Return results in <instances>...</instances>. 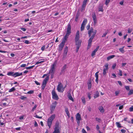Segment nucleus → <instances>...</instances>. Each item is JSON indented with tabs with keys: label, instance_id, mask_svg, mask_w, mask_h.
<instances>
[{
	"label": "nucleus",
	"instance_id": "obj_1",
	"mask_svg": "<svg viewBox=\"0 0 133 133\" xmlns=\"http://www.w3.org/2000/svg\"><path fill=\"white\" fill-rule=\"evenodd\" d=\"M79 33L78 31H77L75 38V44L77 46L80 47L82 42L81 40H79Z\"/></svg>",
	"mask_w": 133,
	"mask_h": 133
},
{
	"label": "nucleus",
	"instance_id": "obj_2",
	"mask_svg": "<svg viewBox=\"0 0 133 133\" xmlns=\"http://www.w3.org/2000/svg\"><path fill=\"white\" fill-rule=\"evenodd\" d=\"M55 115L53 114L48 119L47 124L48 126L49 127V128H50L52 121L55 118Z\"/></svg>",
	"mask_w": 133,
	"mask_h": 133
},
{
	"label": "nucleus",
	"instance_id": "obj_3",
	"mask_svg": "<svg viewBox=\"0 0 133 133\" xmlns=\"http://www.w3.org/2000/svg\"><path fill=\"white\" fill-rule=\"evenodd\" d=\"M97 31L95 30L94 31V29L92 27L90 28V30L88 31V34L89 37H90L91 35V33H93L92 36L94 37Z\"/></svg>",
	"mask_w": 133,
	"mask_h": 133
},
{
	"label": "nucleus",
	"instance_id": "obj_4",
	"mask_svg": "<svg viewBox=\"0 0 133 133\" xmlns=\"http://www.w3.org/2000/svg\"><path fill=\"white\" fill-rule=\"evenodd\" d=\"M52 97L53 99L56 100H58V97L57 94L54 90H53L52 91Z\"/></svg>",
	"mask_w": 133,
	"mask_h": 133
},
{
	"label": "nucleus",
	"instance_id": "obj_5",
	"mask_svg": "<svg viewBox=\"0 0 133 133\" xmlns=\"http://www.w3.org/2000/svg\"><path fill=\"white\" fill-rule=\"evenodd\" d=\"M71 33V26L70 24L68 25V27L67 29V31L66 35L68 36H69Z\"/></svg>",
	"mask_w": 133,
	"mask_h": 133
},
{
	"label": "nucleus",
	"instance_id": "obj_6",
	"mask_svg": "<svg viewBox=\"0 0 133 133\" xmlns=\"http://www.w3.org/2000/svg\"><path fill=\"white\" fill-rule=\"evenodd\" d=\"M63 85L61 82L58 83V84L57 86V89L58 91L59 92L62 91L61 89L63 88Z\"/></svg>",
	"mask_w": 133,
	"mask_h": 133
},
{
	"label": "nucleus",
	"instance_id": "obj_7",
	"mask_svg": "<svg viewBox=\"0 0 133 133\" xmlns=\"http://www.w3.org/2000/svg\"><path fill=\"white\" fill-rule=\"evenodd\" d=\"M94 38V37L91 36L89 39L88 44L87 47L88 49H89L91 46L92 40Z\"/></svg>",
	"mask_w": 133,
	"mask_h": 133
},
{
	"label": "nucleus",
	"instance_id": "obj_8",
	"mask_svg": "<svg viewBox=\"0 0 133 133\" xmlns=\"http://www.w3.org/2000/svg\"><path fill=\"white\" fill-rule=\"evenodd\" d=\"M65 43L64 41H62L59 45V50L61 51L63 49V48L65 44Z\"/></svg>",
	"mask_w": 133,
	"mask_h": 133
},
{
	"label": "nucleus",
	"instance_id": "obj_9",
	"mask_svg": "<svg viewBox=\"0 0 133 133\" xmlns=\"http://www.w3.org/2000/svg\"><path fill=\"white\" fill-rule=\"evenodd\" d=\"M105 68H104L103 74V75H105L107 70L108 69V64H106L105 65Z\"/></svg>",
	"mask_w": 133,
	"mask_h": 133
},
{
	"label": "nucleus",
	"instance_id": "obj_10",
	"mask_svg": "<svg viewBox=\"0 0 133 133\" xmlns=\"http://www.w3.org/2000/svg\"><path fill=\"white\" fill-rule=\"evenodd\" d=\"M92 17L94 21V23L95 24L97 23V18L95 14V13L94 12L92 14Z\"/></svg>",
	"mask_w": 133,
	"mask_h": 133
},
{
	"label": "nucleus",
	"instance_id": "obj_11",
	"mask_svg": "<svg viewBox=\"0 0 133 133\" xmlns=\"http://www.w3.org/2000/svg\"><path fill=\"white\" fill-rule=\"evenodd\" d=\"M66 66L67 65L66 64H65L63 66L61 72L60 73L61 74H62L64 73L65 71V69L66 68Z\"/></svg>",
	"mask_w": 133,
	"mask_h": 133
},
{
	"label": "nucleus",
	"instance_id": "obj_12",
	"mask_svg": "<svg viewBox=\"0 0 133 133\" xmlns=\"http://www.w3.org/2000/svg\"><path fill=\"white\" fill-rule=\"evenodd\" d=\"M56 65V63H55L52 65L51 66V68L50 69V72L51 73H53L54 72V70H55V66Z\"/></svg>",
	"mask_w": 133,
	"mask_h": 133
},
{
	"label": "nucleus",
	"instance_id": "obj_13",
	"mask_svg": "<svg viewBox=\"0 0 133 133\" xmlns=\"http://www.w3.org/2000/svg\"><path fill=\"white\" fill-rule=\"evenodd\" d=\"M49 77L48 76H47L46 77L44 80L43 82V83L42 84L43 85H46L47 81L49 80Z\"/></svg>",
	"mask_w": 133,
	"mask_h": 133
},
{
	"label": "nucleus",
	"instance_id": "obj_14",
	"mask_svg": "<svg viewBox=\"0 0 133 133\" xmlns=\"http://www.w3.org/2000/svg\"><path fill=\"white\" fill-rule=\"evenodd\" d=\"M68 48L67 46H66L65 48V49L64 50L63 57V58L65 57L67 54V52H68Z\"/></svg>",
	"mask_w": 133,
	"mask_h": 133
},
{
	"label": "nucleus",
	"instance_id": "obj_15",
	"mask_svg": "<svg viewBox=\"0 0 133 133\" xmlns=\"http://www.w3.org/2000/svg\"><path fill=\"white\" fill-rule=\"evenodd\" d=\"M99 46H98L96 48V49H95L94 51H93L91 54V56H94L95 55L96 52L97 51L98 49H99Z\"/></svg>",
	"mask_w": 133,
	"mask_h": 133
},
{
	"label": "nucleus",
	"instance_id": "obj_16",
	"mask_svg": "<svg viewBox=\"0 0 133 133\" xmlns=\"http://www.w3.org/2000/svg\"><path fill=\"white\" fill-rule=\"evenodd\" d=\"M23 75L22 72H16L14 73V77L22 76Z\"/></svg>",
	"mask_w": 133,
	"mask_h": 133
},
{
	"label": "nucleus",
	"instance_id": "obj_17",
	"mask_svg": "<svg viewBox=\"0 0 133 133\" xmlns=\"http://www.w3.org/2000/svg\"><path fill=\"white\" fill-rule=\"evenodd\" d=\"M65 113L66 114L67 116L69 118L70 117V115L69 114V112L68 111V108L66 107H65Z\"/></svg>",
	"mask_w": 133,
	"mask_h": 133
},
{
	"label": "nucleus",
	"instance_id": "obj_18",
	"mask_svg": "<svg viewBox=\"0 0 133 133\" xmlns=\"http://www.w3.org/2000/svg\"><path fill=\"white\" fill-rule=\"evenodd\" d=\"M76 120H81V115L79 114V113H78L77 114L76 116Z\"/></svg>",
	"mask_w": 133,
	"mask_h": 133
},
{
	"label": "nucleus",
	"instance_id": "obj_19",
	"mask_svg": "<svg viewBox=\"0 0 133 133\" xmlns=\"http://www.w3.org/2000/svg\"><path fill=\"white\" fill-rule=\"evenodd\" d=\"M98 73L99 72L98 71L96 72V73L95 74V76L96 77L95 81L97 83H98Z\"/></svg>",
	"mask_w": 133,
	"mask_h": 133
},
{
	"label": "nucleus",
	"instance_id": "obj_20",
	"mask_svg": "<svg viewBox=\"0 0 133 133\" xmlns=\"http://www.w3.org/2000/svg\"><path fill=\"white\" fill-rule=\"evenodd\" d=\"M7 75L8 76H13L14 77V72H9L7 73Z\"/></svg>",
	"mask_w": 133,
	"mask_h": 133
},
{
	"label": "nucleus",
	"instance_id": "obj_21",
	"mask_svg": "<svg viewBox=\"0 0 133 133\" xmlns=\"http://www.w3.org/2000/svg\"><path fill=\"white\" fill-rule=\"evenodd\" d=\"M68 98L72 101H74V99L71 96V95L70 93H69L68 94Z\"/></svg>",
	"mask_w": 133,
	"mask_h": 133
},
{
	"label": "nucleus",
	"instance_id": "obj_22",
	"mask_svg": "<svg viewBox=\"0 0 133 133\" xmlns=\"http://www.w3.org/2000/svg\"><path fill=\"white\" fill-rule=\"evenodd\" d=\"M59 123L58 121H57L55 125V128L54 129H59Z\"/></svg>",
	"mask_w": 133,
	"mask_h": 133
},
{
	"label": "nucleus",
	"instance_id": "obj_23",
	"mask_svg": "<svg viewBox=\"0 0 133 133\" xmlns=\"http://www.w3.org/2000/svg\"><path fill=\"white\" fill-rule=\"evenodd\" d=\"M68 36H68L67 35L65 34V35L64 36V37L63 38V39H62V41H63L65 42V43L66 41L68 38Z\"/></svg>",
	"mask_w": 133,
	"mask_h": 133
},
{
	"label": "nucleus",
	"instance_id": "obj_24",
	"mask_svg": "<svg viewBox=\"0 0 133 133\" xmlns=\"http://www.w3.org/2000/svg\"><path fill=\"white\" fill-rule=\"evenodd\" d=\"M99 96V93L98 91H96L94 97L96 98L98 97Z\"/></svg>",
	"mask_w": 133,
	"mask_h": 133
},
{
	"label": "nucleus",
	"instance_id": "obj_25",
	"mask_svg": "<svg viewBox=\"0 0 133 133\" xmlns=\"http://www.w3.org/2000/svg\"><path fill=\"white\" fill-rule=\"evenodd\" d=\"M87 19H84V20L83 21L82 24L83 25H84L85 26L86 24L87 23Z\"/></svg>",
	"mask_w": 133,
	"mask_h": 133
},
{
	"label": "nucleus",
	"instance_id": "obj_26",
	"mask_svg": "<svg viewBox=\"0 0 133 133\" xmlns=\"http://www.w3.org/2000/svg\"><path fill=\"white\" fill-rule=\"evenodd\" d=\"M115 57V56L114 55H112L110 56H109L107 57V59L109 60Z\"/></svg>",
	"mask_w": 133,
	"mask_h": 133
},
{
	"label": "nucleus",
	"instance_id": "obj_27",
	"mask_svg": "<svg viewBox=\"0 0 133 133\" xmlns=\"http://www.w3.org/2000/svg\"><path fill=\"white\" fill-rule=\"evenodd\" d=\"M124 46H123L122 48H120L119 49V51L122 53H124Z\"/></svg>",
	"mask_w": 133,
	"mask_h": 133
},
{
	"label": "nucleus",
	"instance_id": "obj_28",
	"mask_svg": "<svg viewBox=\"0 0 133 133\" xmlns=\"http://www.w3.org/2000/svg\"><path fill=\"white\" fill-rule=\"evenodd\" d=\"M56 107L55 106H54L53 105H52L51 107V111H53L55 109V107Z\"/></svg>",
	"mask_w": 133,
	"mask_h": 133
},
{
	"label": "nucleus",
	"instance_id": "obj_29",
	"mask_svg": "<svg viewBox=\"0 0 133 133\" xmlns=\"http://www.w3.org/2000/svg\"><path fill=\"white\" fill-rule=\"evenodd\" d=\"M54 130L53 133H60L59 129H54Z\"/></svg>",
	"mask_w": 133,
	"mask_h": 133
},
{
	"label": "nucleus",
	"instance_id": "obj_30",
	"mask_svg": "<svg viewBox=\"0 0 133 133\" xmlns=\"http://www.w3.org/2000/svg\"><path fill=\"white\" fill-rule=\"evenodd\" d=\"M15 89L14 88V87H12L11 89H10L8 91L9 92H13V91H15Z\"/></svg>",
	"mask_w": 133,
	"mask_h": 133
},
{
	"label": "nucleus",
	"instance_id": "obj_31",
	"mask_svg": "<svg viewBox=\"0 0 133 133\" xmlns=\"http://www.w3.org/2000/svg\"><path fill=\"white\" fill-rule=\"evenodd\" d=\"M86 2H83V4L82 6V9H83V8H85L86 5Z\"/></svg>",
	"mask_w": 133,
	"mask_h": 133
},
{
	"label": "nucleus",
	"instance_id": "obj_32",
	"mask_svg": "<svg viewBox=\"0 0 133 133\" xmlns=\"http://www.w3.org/2000/svg\"><path fill=\"white\" fill-rule=\"evenodd\" d=\"M79 16V15L78 13H77L76 15L75 18V21L76 22H77L78 20V19Z\"/></svg>",
	"mask_w": 133,
	"mask_h": 133
},
{
	"label": "nucleus",
	"instance_id": "obj_33",
	"mask_svg": "<svg viewBox=\"0 0 133 133\" xmlns=\"http://www.w3.org/2000/svg\"><path fill=\"white\" fill-rule=\"evenodd\" d=\"M133 94V89L130 90L128 93V95H130Z\"/></svg>",
	"mask_w": 133,
	"mask_h": 133
},
{
	"label": "nucleus",
	"instance_id": "obj_34",
	"mask_svg": "<svg viewBox=\"0 0 133 133\" xmlns=\"http://www.w3.org/2000/svg\"><path fill=\"white\" fill-rule=\"evenodd\" d=\"M85 26V25H83L81 24V31H82L84 30Z\"/></svg>",
	"mask_w": 133,
	"mask_h": 133
},
{
	"label": "nucleus",
	"instance_id": "obj_35",
	"mask_svg": "<svg viewBox=\"0 0 133 133\" xmlns=\"http://www.w3.org/2000/svg\"><path fill=\"white\" fill-rule=\"evenodd\" d=\"M116 124L118 127V128L121 127V124L117 122L116 123Z\"/></svg>",
	"mask_w": 133,
	"mask_h": 133
},
{
	"label": "nucleus",
	"instance_id": "obj_36",
	"mask_svg": "<svg viewBox=\"0 0 133 133\" xmlns=\"http://www.w3.org/2000/svg\"><path fill=\"white\" fill-rule=\"evenodd\" d=\"M104 110L103 107H100V112L103 113L104 112Z\"/></svg>",
	"mask_w": 133,
	"mask_h": 133
},
{
	"label": "nucleus",
	"instance_id": "obj_37",
	"mask_svg": "<svg viewBox=\"0 0 133 133\" xmlns=\"http://www.w3.org/2000/svg\"><path fill=\"white\" fill-rule=\"evenodd\" d=\"M82 100L83 103L85 104V98L84 97H82Z\"/></svg>",
	"mask_w": 133,
	"mask_h": 133
},
{
	"label": "nucleus",
	"instance_id": "obj_38",
	"mask_svg": "<svg viewBox=\"0 0 133 133\" xmlns=\"http://www.w3.org/2000/svg\"><path fill=\"white\" fill-rule=\"evenodd\" d=\"M34 66V65H33L29 67H26V68L27 69H32Z\"/></svg>",
	"mask_w": 133,
	"mask_h": 133
},
{
	"label": "nucleus",
	"instance_id": "obj_39",
	"mask_svg": "<svg viewBox=\"0 0 133 133\" xmlns=\"http://www.w3.org/2000/svg\"><path fill=\"white\" fill-rule=\"evenodd\" d=\"M120 92V91L119 90H118L115 91V94L116 95V96H117L119 94Z\"/></svg>",
	"mask_w": 133,
	"mask_h": 133
},
{
	"label": "nucleus",
	"instance_id": "obj_40",
	"mask_svg": "<svg viewBox=\"0 0 133 133\" xmlns=\"http://www.w3.org/2000/svg\"><path fill=\"white\" fill-rule=\"evenodd\" d=\"M37 107V105L36 104H35V106H34V107L33 108L32 110V111H33L34 110L36 109V107Z\"/></svg>",
	"mask_w": 133,
	"mask_h": 133
},
{
	"label": "nucleus",
	"instance_id": "obj_41",
	"mask_svg": "<svg viewBox=\"0 0 133 133\" xmlns=\"http://www.w3.org/2000/svg\"><path fill=\"white\" fill-rule=\"evenodd\" d=\"M23 42L27 44H28L30 43V42H29V41L27 40H25V41L24 42V41Z\"/></svg>",
	"mask_w": 133,
	"mask_h": 133
},
{
	"label": "nucleus",
	"instance_id": "obj_42",
	"mask_svg": "<svg viewBox=\"0 0 133 133\" xmlns=\"http://www.w3.org/2000/svg\"><path fill=\"white\" fill-rule=\"evenodd\" d=\"M125 88L127 90H130L129 86H125Z\"/></svg>",
	"mask_w": 133,
	"mask_h": 133
},
{
	"label": "nucleus",
	"instance_id": "obj_43",
	"mask_svg": "<svg viewBox=\"0 0 133 133\" xmlns=\"http://www.w3.org/2000/svg\"><path fill=\"white\" fill-rule=\"evenodd\" d=\"M110 0H106L105 4L106 5H107L109 2H110Z\"/></svg>",
	"mask_w": 133,
	"mask_h": 133
},
{
	"label": "nucleus",
	"instance_id": "obj_44",
	"mask_svg": "<svg viewBox=\"0 0 133 133\" xmlns=\"http://www.w3.org/2000/svg\"><path fill=\"white\" fill-rule=\"evenodd\" d=\"M91 84L88 83V89H90L91 88Z\"/></svg>",
	"mask_w": 133,
	"mask_h": 133
},
{
	"label": "nucleus",
	"instance_id": "obj_45",
	"mask_svg": "<svg viewBox=\"0 0 133 133\" xmlns=\"http://www.w3.org/2000/svg\"><path fill=\"white\" fill-rule=\"evenodd\" d=\"M118 75L120 76H122V70H119V72L118 73Z\"/></svg>",
	"mask_w": 133,
	"mask_h": 133
},
{
	"label": "nucleus",
	"instance_id": "obj_46",
	"mask_svg": "<svg viewBox=\"0 0 133 133\" xmlns=\"http://www.w3.org/2000/svg\"><path fill=\"white\" fill-rule=\"evenodd\" d=\"M77 121V122L78 125H79L80 124V121L81 120L79 119V120H76Z\"/></svg>",
	"mask_w": 133,
	"mask_h": 133
},
{
	"label": "nucleus",
	"instance_id": "obj_47",
	"mask_svg": "<svg viewBox=\"0 0 133 133\" xmlns=\"http://www.w3.org/2000/svg\"><path fill=\"white\" fill-rule=\"evenodd\" d=\"M34 92V91L33 90H31L29 91L28 92V93L29 94H32Z\"/></svg>",
	"mask_w": 133,
	"mask_h": 133
},
{
	"label": "nucleus",
	"instance_id": "obj_48",
	"mask_svg": "<svg viewBox=\"0 0 133 133\" xmlns=\"http://www.w3.org/2000/svg\"><path fill=\"white\" fill-rule=\"evenodd\" d=\"M129 111H133V107H131L129 108Z\"/></svg>",
	"mask_w": 133,
	"mask_h": 133
},
{
	"label": "nucleus",
	"instance_id": "obj_49",
	"mask_svg": "<svg viewBox=\"0 0 133 133\" xmlns=\"http://www.w3.org/2000/svg\"><path fill=\"white\" fill-rule=\"evenodd\" d=\"M116 63H114L112 67V68L113 69H114L115 68V67L116 66Z\"/></svg>",
	"mask_w": 133,
	"mask_h": 133
},
{
	"label": "nucleus",
	"instance_id": "obj_50",
	"mask_svg": "<svg viewBox=\"0 0 133 133\" xmlns=\"http://www.w3.org/2000/svg\"><path fill=\"white\" fill-rule=\"evenodd\" d=\"M35 117L36 118H38L39 119H41L42 118V116H39L37 115H36Z\"/></svg>",
	"mask_w": 133,
	"mask_h": 133
},
{
	"label": "nucleus",
	"instance_id": "obj_51",
	"mask_svg": "<svg viewBox=\"0 0 133 133\" xmlns=\"http://www.w3.org/2000/svg\"><path fill=\"white\" fill-rule=\"evenodd\" d=\"M26 97H25L24 96H22L20 97V99H21L23 100L25 98H26Z\"/></svg>",
	"mask_w": 133,
	"mask_h": 133
},
{
	"label": "nucleus",
	"instance_id": "obj_52",
	"mask_svg": "<svg viewBox=\"0 0 133 133\" xmlns=\"http://www.w3.org/2000/svg\"><path fill=\"white\" fill-rule=\"evenodd\" d=\"M96 129L98 131L99 133H100V130H99V127L98 125H97L96 127Z\"/></svg>",
	"mask_w": 133,
	"mask_h": 133
},
{
	"label": "nucleus",
	"instance_id": "obj_53",
	"mask_svg": "<svg viewBox=\"0 0 133 133\" xmlns=\"http://www.w3.org/2000/svg\"><path fill=\"white\" fill-rule=\"evenodd\" d=\"M43 62V61H41V62H37L36 64H35V65H36V64H39V63H42Z\"/></svg>",
	"mask_w": 133,
	"mask_h": 133
},
{
	"label": "nucleus",
	"instance_id": "obj_54",
	"mask_svg": "<svg viewBox=\"0 0 133 133\" xmlns=\"http://www.w3.org/2000/svg\"><path fill=\"white\" fill-rule=\"evenodd\" d=\"M90 28V25L89 24H88L86 27L87 29L88 30H89Z\"/></svg>",
	"mask_w": 133,
	"mask_h": 133
},
{
	"label": "nucleus",
	"instance_id": "obj_55",
	"mask_svg": "<svg viewBox=\"0 0 133 133\" xmlns=\"http://www.w3.org/2000/svg\"><path fill=\"white\" fill-rule=\"evenodd\" d=\"M26 66V64H23L21 65L20 66V67H25Z\"/></svg>",
	"mask_w": 133,
	"mask_h": 133
},
{
	"label": "nucleus",
	"instance_id": "obj_56",
	"mask_svg": "<svg viewBox=\"0 0 133 133\" xmlns=\"http://www.w3.org/2000/svg\"><path fill=\"white\" fill-rule=\"evenodd\" d=\"M57 104V102L56 101H55L52 103V105L55 106L56 107Z\"/></svg>",
	"mask_w": 133,
	"mask_h": 133
},
{
	"label": "nucleus",
	"instance_id": "obj_57",
	"mask_svg": "<svg viewBox=\"0 0 133 133\" xmlns=\"http://www.w3.org/2000/svg\"><path fill=\"white\" fill-rule=\"evenodd\" d=\"M132 29H129L128 30V33H130L132 31Z\"/></svg>",
	"mask_w": 133,
	"mask_h": 133
},
{
	"label": "nucleus",
	"instance_id": "obj_58",
	"mask_svg": "<svg viewBox=\"0 0 133 133\" xmlns=\"http://www.w3.org/2000/svg\"><path fill=\"white\" fill-rule=\"evenodd\" d=\"M45 86H46L45 85H43V84H42V88L43 90L44 89L45 87Z\"/></svg>",
	"mask_w": 133,
	"mask_h": 133
},
{
	"label": "nucleus",
	"instance_id": "obj_59",
	"mask_svg": "<svg viewBox=\"0 0 133 133\" xmlns=\"http://www.w3.org/2000/svg\"><path fill=\"white\" fill-rule=\"evenodd\" d=\"M35 84H36L37 85H40V84L37 81H35Z\"/></svg>",
	"mask_w": 133,
	"mask_h": 133
},
{
	"label": "nucleus",
	"instance_id": "obj_60",
	"mask_svg": "<svg viewBox=\"0 0 133 133\" xmlns=\"http://www.w3.org/2000/svg\"><path fill=\"white\" fill-rule=\"evenodd\" d=\"M24 116L23 115L19 117V119H23Z\"/></svg>",
	"mask_w": 133,
	"mask_h": 133
},
{
	"label": "nucleus",
	"instance_id": "obj_61",
	"mask_svg": "<svg viewBox=\"0 0 133 133\" xmlns=\"http://www.w3.org/2000/svg\"><path fill=\"white\" fill-rule=\"evenodd\" d=\"M121 131L122 133H124L126 131L124 129H121Z\"/></svg>",
	"mask_w": 133,
	"mask_h": 133
},
{
	"label": "nucleus",
	"instance_id": "obj_62",
	"mask_svg": "<svg viewBox=\"0 0 133 133\" xmlns=\"http://www.w3.org/2000/svg\"><path fill=\"white\" fill-rule=\"evenodd\" d=\"M34 126L35 127H36L38 126V124L36 121L35 122Z\"/></svg>",
	"mask_w": 133,
	"mask_h": 133
},
{
	"label": "nucleus",
	"instance_id": "obj_63",
	"mask_svg": "<svg viewBox=\"0 0 133 133\" xmlns=\"http://www.w3.org/2000/svg\"><path fill=\"white\" fill-rule=\"evenodd\" d=\"M82 131L83 133H86V132L85 130L84 129H83L82 130Z\"/></svg>",
	"mask_w": 133,
	"mask_h": 133
},
{
	"label": "nucleus",
	"instance_id": "obj_64",
	"mask_svg": "<svg viewBox=\"0 0 133 133\" xmlns=\"http://www.w3.org/2000/svg\"><path fill=\"white\" fill-rule=\"evenodd\" d=\"M45 46L44 45L43 46L42 48H41V50L42 51H44V50L45 48Z\"/></svg>",
	"mask_w": 133,
	"mask_h": 133
}]
</instances>
